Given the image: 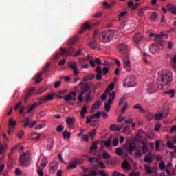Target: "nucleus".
I'll list each match as a JSON object with an SVG mask.
<instances>
[{
  "label": "nucleus",
  "mask_w": 176,
  "mask_h": 176,
  "mask_svg": "<svg viewBox=\"0 0 176 176\" xmlns=\"http://www.w3.org/2000/svg\"><path fill=\"white\" fill-rule=\"evenodd\" d=\"M86 112H87V106L84 105L80 112L81 118H85Z\"/></svg>",
  "instance_id": "42"
},
{
  "label": "nucleus",
  "mask_w": 176,
  "mask_h": 176,
  "mask_svg": "<svg viewBox=\"0 0 176 176\" xmlns=\"http://www.w3.org/2000/svg\"><path fill=\"white\" fill-rule=\"evenodd\" d=\"M94 64H97L98 66L101 65L102 64V61H101V59L97 58L95 60H94Z\"/></svg>",
  "instance_id": "59"
},
{
  "label": "nucleus",
  "mask_w": 176,
  "mask_h": 176,
  "mask_svg": "<svg viewBox=\"0 0 176 176\" xmlns=\"http://www.w3.org/2000/svg\"><path fill=\"white\" fill-rule=\"evenodd\" d=\"M34 91H35V87H31L25 94V96H24V100H25V102H27V101L28 100V98H30V97H31V96H32V93H34Z\"/></svg>",
  "instance_id": "19"
},
{
  "label": "nucleus",
  "mask_w": 176,
  "mask_h": 176,
  "mask_svg": "<svg viewBox=\"0 0 176 176\" xmlns=\"http://www.w3.org/2000/svg\"><path fill=\"white\" fill-rule=\"evenodd\" d=\"M144 168L148 174H152V168L149 165H145Z\"/></svg>",
  "instance_id": "54"
},
{
  "label": "nucleus",
  "mask_w": 176,
  "mask_h": 176,
  "mask_svg": "<svg viewBox=\"0 0 176 176\" xmlns=\"http://www.w3.org/2000/svg\"><path fill=\"white\" fill-rule=\"evenodd\" d=\"M158 76L160 77V80L162 82V89H163V86L166 85L168 86L170 83L173 81V72L168 69H162L158 73Z\"/></svg>",
  "instance_id": "1"
},
{
  "label": "nucleus",
  "mask_w": 176,
  "mask_h": 176,
  "mask_svg": "<svg viewBox=\"0 0 176 176\" xmlns=\"http://www.w3.org/2000/svg\"><path fill=\"white\" fill-rule=\"evenodd\" d=\"M98 146H97V143L94 142L93 145L90 148V153H93L94 152V149H98Z\"/></svg>",
  "instance_id": "51"
},
{
  "label": "nucleus",
  "mask_w": 176,
  "mask_h": 176,
  "mask_svg": "<svg viewBox=\"0 0 176 176\" xmlns=\"http://www.w3.org/2000/svg\"><path fill=\"white\" fill-rule=\"evenodd\" d=\"M91 101V96L90 94H87L85 96V102L87 104Z\"/></svg>",
  "instance_id": "55"
},
{
  "label": "nucleus",
  "mask_w": 176,
  "mask_h": 176,
  "mask_svg": "<svg viewBox=\"0 0 176 176\" xmlns=\"http://www.w3.org/2000/svg\"><path fill=\"white\" fill-rule=\"evenodd\" d=\"M31 157L30 156V152L24 153L20 155L19 164L22 167H27L30 166V160Z\"/></svg>",
  "instance_id": "6"
},
{
  "label": "nucleus",
  "mask_w": 176,
  "mask_h": 176,
  "mask_svg": "<svg viewBox=\"0 0 176 176\" xmlns=\"http://www.w3.org/2000/svg\"><path fill=\"white\" fill-rule=\"evenodd\" d=\"M122 167L124 170H129V168H130V163L127 161H124L122 163Z\"/></svg>",
  "instance_id": "38"
},
{
  "label": "nucleus",
  "mask_w": 176,
  "mask_h": 176,
  "mask_svg": "<svg viewBox=\"0 0 176 176\" xmlns=\"http://www.w3.org/2000/svg\"><path fill=\"white\" fill-rule=\"evenodd\" d=\"M85 94V92H80L78 97V100L80 102H83V96Z\"/></svg>",
  "instance_id": "57"
},
{
  "label": "nucleus",
  "mask_w": 176,
  "mask_h": 176,
  "mask_svg": "<svg viewBox=\"0 0 176 176\" xmlns=\"http://www.w3.org/2000/svg\"><path fill=\"white\" fill-rule=\"evenodd\" d=\"M47 101H52L53 98H54V96L53 94H48L45 96Z\"/></svg>",
  "instance_id": "62"
},
{
  "label": "nucleus",
  "mask_w": 176,
  "mask_h": 176,
  "mask_svg": "<svg viewBox=\"0 0 176 176\" xmlns=\"http://www.w3.org/2000/svg\"><path fill=\"white\" fill-rule=\"evenodd\" d=\"M83 163V160L80 159H75L73 160L71 162L69 163L67 166V170L74 169L76 167H78V164H82Z\"/></svg>",
  "instance_id": "11"
},
{
  "label": "nucleus",
  "mask_w": 176,
  "mask_h": 176,
  "mask_svg": "<svg viewBox=\"0 0 176 176\" xmlns=\"http://www.w3.org/2000/svg\"><path fill=\"white\" fill-rule=\"evenodd\" d=\"M87 60H89V64L92 68H94L96 67V64L94 63V59H93V56L91 55H88V56L86 58Z\"/></svg>",
  "instance_id": "29"
},
{
  "label": "nucleus",
  "mask_w": 176,
  "mask_h": 176,
  "mask_svg": "<svg viewBox=\"0 0 176 176\" xmlns=\"http://www.w3.org/2000/svg\"><path fill=\"white\" fill-rule=\"evenodd\" d=\"M63 137L65 140V138H71V133L65 131L63 132Z\"/></svg>",
  "instance_id": "46"
},
{
  "label": "nucleus",
  "mask_w": 176,
  "mask_h": 176,
  "mask_svg": "<svg viewBox=\"0 0 176 176\" xmlns=\"http://www.w3.org/2000/svg\"><path fill=\"white\" fill-rule=\"evenodd\" d=\"M135 155L136 157H141V156H142V151H141V149L136 150Z\"/></svg>",
  "instance_id": "53"
},
{
  "label": "nucleus",
  "mask_w": 176,
  "mask_h": 176,
  "mask_svg": "<svg viewBox=\"0 0 176 176\" xmlns=\"http://www.w3.org/2000/svg\"><path fill=\"white\" fill-rule=\"evenodd\" d=\"M155 158V156L153 154L149 153L145 156L144 162L146 163H149L150 164L153 162V159Z\"/></svg>",
  "instance_id": "20"
},
{
  "label": "nucleus",
  "mask_w": 176,
  "mask_h": 176,
  "mask_svg": "<svg viewBox=\"0 0 176 176\" xmlns=\"http://www.w3.org/2000/svg\"><path fill=\"white\" fill-rule=\"evenodd\" d=\"M166 8L168 9V10H170V13H173V14H175L176 15V7L171 5V4H168L166 6Z\"/></svg>",
  "instance_id": "25"
},
{
  "label": "nucleus",
  "mask_w": 176,
  "mask_h": 176,
  "mask_svg": "<svg viewBox=\"0 0 176 176\" xmlns=\"http://www.w3.org/2000/svg\"><path fill=\"white\" fill-rule=\"evenodd\" d=\"M63 98L66 102L71 101V100L76 101V92L72 91L70 94L65 95Z\"/></svg>",
  "instance_id": "15"
},
{
  "label": "nucleus",
  "mask_w": 176,
  "mask_h": 176,
  "mask_svg": "<svg viewBox=\"0 0 176 176\" xmlns=\"http://www.w3.org/2000/svg\"><path fill=\"white\" fill-rule=\"evenodd\" d=\"M39 105H41V103L40 104H38V102L34 103L29 107V109L28 110V113H31V111H34V109H35V108H38V107H39Z\"/></svg>",
  "instance_id": "28"
},
{
  "label": "nucleus",
  "mask_w": 176,
  "mask_h": 176,
  "mask_svg": "<svg viewBox=\"0 0 176 176\" xmlns=\"http://www.w3.org/2000/svg\"><path fill=\"white\" fill-rule=\"evenodd\" d=\"M113 146H118L119 145V139L118 138H115L113 140Z\"/></svg>",
  "instance_id": "61"
},
{
  "label": "nucleus",
  "mask_w": 176,
  "mask_h": 176,
  "mask_svg": "<svg viewBox=\"0 0 176 176\" xmlns=\"http://www.w3.org/2000/svg\"><path fill=\"white\" fill-rule=\"evenodd\" d=\"M66 123L68 124L69 127H72L74 126V123H75V118H67L66 119Z\"/></svg>",
  "instance_id": "27"
},
{
  "label": "nucleus",
  "mask_w": 176,
  "mask_h": 176,
  "mask_svg": "<svg viewBox=\"0 0 176 176\" xmlns=\"http://www.w3.org/2000/svg\"><path fill=\"white\" fill-rule=\"evenodd\" d=\"M133 108L134 109H138L139 112H145V109H144V107H142L140 104L133 106Z\"/></svg>",
  "instance_id": "39"
},
{
  "label": "nucleus",
  "mask_w": 176,
  "mask_h": 176,
  "mask_svg": "<svg viewBox=\"0 0 176 176\" xmlns=\"http://www.w3.org/2000/svg\"><path fill=\"white\" fill-rule=\"evenodd\" d=\"M163 38H168V34L166 32H163L160 34H157L155 39L162 42Z\"/></svg>",
  "instance_id": "23"
},
{
  "label": "nucleus",
  "mask_w": 176,
  "mask_h": 176,
  "mask_svg": "<svg viewBox=\"0 0 176 176\" xmlns=\"http://www.w3.org/2000/svg\"><path fill=\"white\" fill-rule=\"evenodd\" d=\"M122 58L124 69L128 72L131 71V61L129 58V54H124V55L122 56Z\"/></svg>",
  "instance_id": "8"
},
{
  "label": "nucleus",
  "mask_w": 176,
  "mask_h": 176,
  "mask_svg": "<svg viewBox=\"0 0 176 176\" xmlns=\"http://www.w3.org/2000/svg\"><path fill=\"white\" fill-rule=\"evenodd\" d=\"M159 167L160 170H166V164H164V161H162L161 162L159 163Z\"/></svg>",
  "instance_id": "49"
},
{
  "label": "nucleus",
  "mask_w": 176,
  "mask_h": 176,
  "mask_svg": "<svg viewBox=\"0 0 176 176\" xmlns=\"http://www.w3.org/2000/svg\"><path fill=\"white\" fill-rule=\"evenodd\" d=\"M151 59V56L148 55V54H143V60L146 64H149V60Z\"/></svg>",
  "instance_id": "33"
},
{
  "label": "nucleus",
  "mask_w": 176,
  "mask_h": 176,
  "mask_svg": "<svg viewBox=\"0 0 176 176\" xmlns=\"http://www.w3.org/2000/svg\"><path fill=\"white\" fill-rule=\"evenodd\" d=\"M69 66L70 67V69L73 71L74 75H79V68L78 67V63H76V60H71Z\"/></svg>",
  "instance_id": "10"
},
{
  "label": "nucleus",
  "mask_w": 176,
  "mask_h": 176,
  "mask_svg": "<svg viewBox=\"0 0 176 176\" xmlns=\"http://www.w3.org/2000/svg\"><path fill=\"white\" fill-rule=\"evenodd\" d=\"M109 88H107L105 92L100 97L102 101H107V97L108 96V93H109Z\"/></svg>",
  "instance_id": "32"
},
{
  "label": "nucleus",
  "mask_w": 176,
  "mask_h": 176,
  "mask_svg": "<svg viewBox=\"0 0 176 176\" xmlns=\"http://www.w3.org/2000/svg\"><path fill=\"white\" fill-rule=\"evenodd\" d=\"M124 149L127 151L130 155H133V152L137 149V145L135 143L130 142L129 145H125Z\"/></svg>",
  "instance_id": "14"
},
{
  "label": "nucleus",
  "mask_w": 176,
  "mask_h": 176,
  "mask_svg": "<svg viewBox=\"0 0 176 176\" xmlns=\"http://www.w3.org/2000/svg\"><path fill=\"white\" fill-rule=\"evenodd\" d=\"M76 42H78V36H74L68 40L67 45H69V46H72L75 45Z\"/></svg>",
  "instance_id": "24"
},
{
  "label": "nucleus",
  "mask_w": 176,
  "mask_h": 176,
  "mask_svg": "<svg viewBox=\"0 0 176 176\" xmlns=\"http://www.w3.org/2000/svg\"><path fill=\"white\" fill-rule=\"evenodd\" d=\"M98 24H100V23L98 22H96L95 24L94 23L89 24L88 22H86L85 23H84L82 29L80 30V34L85 32L86 30H93V28H94L96 25H98Z\"/></svg>",
  "instance_id": "12"
},
{
  "label": "nucleus",
  "mask_w": 176,
  "mask_h": 176,
  "mask_svg": "<svg viewBox=\"0 0 176 176\" xmlns=\"http://www.w3.org/2000/svg\"><path fill=\"white\" fill-rule=\"evenodd\" d=\"M35 124H36V121L31 122V121L30 120V117L26 118L25 121L23 122L24 129H27L28 126L30 127V129H32V127H34Z\"/></svg>",
  "instance_id": "16"
},
{
  "label": "nucleus",
  "mask_w": 176,
  "mask_h": 176,
  "mask_svg": "<svg viewBox=\"0 0 176 176\" xmlns=\"http://www.w3.org/2000/svg\"><path fill=\"white\" fill-rule=\"evenodd\" d=\"M90 90V87L87 84H84L82 87V91L81 93H86V91H89Z\"/></svg>",
  "instance_id": "36"
},
{
  "label": "nucleus",
  "mask_w": 176,
  "mask_h": 176,
  "mask_svg": "<svg viewBox=\"0 0 176 176\" xmlns=\"http://www.w3.org/2000/svg\"><path fill=\"white\" fill-rule=\"evenodd\" d=\"M167 115H168V109L164 108L162 113H159L155 115V120H162V119L167 118Z\"/></svg>",
  "instance_id": "9"
},
{
  "label": "nucleus",
  "mask_w": 176,
  "mask_h": 176,
  "mask_svg": "<svg viewBox=\"0 0 176 176\" xmlns=\"http://www.w3.org/2000/svg\"><path fill=\"white\" fill-rule=\"evenodd\" d=\"M110 130L111 131H120V128L116 124H111L110 126Z\"/></svg>",
  "instance_id": "41"
},
{
  "label": "nucleus",
  "mask_w": 176,
  "mask_h": 176,
  "mask_svg": "<svg viewBox=\"0 0 176 176\" xmlns=\"http://www.w3.org/2000/svg\"><path fill=\"white\" fill-rule=\"evenodd\" d=\"M47 90V87H41L40 89L36 91V94H41L43 91Z\"/></svg>",
  "instance_id": "40"
},
{
  "label": "nucleus",
  "mask_w": 176,
  "mask_h": 176,
  "mask_svg": "<svg viewBox=\"0 0 176 176\" xmlns=\"http://www.w3.org/2000/svg\"><path fill=\"white\" fill-rule=\"evenodd\" d=\"M17 124V122L16 120H13V118H10L9 120V127H14Z\"/></svg>",
  "instance_id": "43"
},
{
  "label": "nucleus",
  "mask_w": 176,
  "mask_h": 176,
  "mask_svg": "<svg viewBox=\"0 0 176 176\" xmlns=\"http://www.w3.org/2000/svg\"><path fill=\"white\" fill-rule=\"evenodd\" d=\"M89 47L91 49H96L97 47V41H96V39L93 38L89 43Z\"/></svg>",
  "instance_id": "31"
},
{
  "label": "nucleus",
  "mask_w": 176,
  "mask_h": 176,
  "mask_svg": "<svg viewBox=\"0 0 176 176\" xmlns=\"http://www.w3.org/2000/svg\"><path fill=\"white\" fill-rule=\"evenodd\" d=\"M94 74L90 73L87 76V77L83 78V80H92V79H94Z\"/></svg>",
  "instance_id": "35"
},
{
  "label": "nucleus",
  "mask_w": 176,
  "mask_h": 176,
  "mask_svg": "<svg viewBox=\"0 0 176 176\" xmlns=\"http://www.w3.org/2000/svg\"><path fill=\"white\" fill-rule=\"evenodd\" d=\"M118 50H120L121 54H122V57L123 56H124L125 54H127V45H126V44L124 43H121L119 44L118 46Z\"/></svg>",
  "instance_id": "17"
},
{
  "label": "nucleus",
  "mask_w": 176,
  "mask_h": 176,
  "mask_svg": "<svg viewBox=\"0 0 176 176\" xmlns=\"http://www.w3.org/2000/svg\"><path fill=\"white\" fill-rule=\"evenodd\" d=\"M41 138V135H39V134L34 132L32 134V140H39V138Z\"/></svg>",
  "instance_id": "47"
},
{
  "label": "nucleus",
  "mask_w": 176,
  "mask_h": 176,
  "mask_svg": "<svg viewBox=\"0 0 176 176\" xmlns=\"http://www.w3.org/2000/svg\"><path fill=\"white\" fill-rule=\"evenodd\" d=\"M157 90V89L156 88V85H155V83L149 84L147 89L148 94H152V93H155Z\"/></svg>",
  "instance_id": "21"
},
{
  "label": "nucleus",
  "mask_w": 176,
  "mask_h": 176,
  "mask_svg": "<svg viewBox=\"0 0 176 176\" xmlns=\"http://www.w3.org/2000/svg\"><path fill=\"white\" fill-rule=\"evenodd\" d=\"M88 160L91 164L93 163V162H96V163H98V159H96V157H89Z\"/></svg>",
  "instance_id": "58"
},
{
  "label": "nucleus",
  "mask_w": 176,
  "mask_h": 176,
  "mask_svg": "<svg viewBox=\"0 0 176 176\" xmlns=\"http://www.w3.org/2000/svg\"><path fill=\"white\" fill-rule=\"evenodd\" d=\"M116 3V1H113L111 4H109L107 1H104L103 3V6H104V8H107V9H109L110 8H112V6H115Z\"/></svg>",
  "instance_id": "34"
},
{
  "label": "nucleus",
  "mask_w": 176,
  "mask_h": 176,
  "mask_svg": "<svg viewBox=\"0 0 176 176\" xmlns=\"http://www.w3.org/2000/svg\"><path fill=\"white\" fill-rule=\"evenodd\" d=\"M116 153L118 156H123V148H118L116 149Z\"/></svg>",
  "instance_id": "45"
},
{
  "label": "nucleus",
  "mask_w": 176,
  "mask_h": 176,
  "mask_svg": "<svg viewBox=\"0 0 176 176\" xmlns=\"http://www.w3.org/2000/svg\"><path fill=\"white\" fill-rule=\"evenodd\" d=\"M140 172H131L129 174V176H140Z\"/></svg>",
  "instance_id": "63"
},
{
  "label": "nucleus",
  "mask_w": 176,
  "mask_h": 176,
  "mask_svg": "<svg viewBox=\"0 0 176 176\" xmlns=\"http://www.w3.org/2000/svg\"><path fill=\"white\" fill-rule=\"evenodd\" d=\"M113 38H115V31L113 30H104L99 36L100 42L103 43L111 42Z\"/></svg>",
  "instance_id": "2"
},
{
  "label": "nucleus",
  "mask_w": 176,
  "mask_h": 176,
  "mask_svg": "<svg viewBox=\"0 0 176 176\" xmlns=\"http://www.w3.org/2000/svg\"><path fill=\"white\" fill-rule=\"evenodd\" d=\"M50 143L47 145V148L48 151H52V149H53V146H54V140L50 139Z\"/></svg>",
  "instance_id": "37"
},
{
  "label": "nucleus",
  "mask_w": 176,
  "mask_h": 176,
  "mask_svg": "<svg viewBox=\"0 0 176 176\" xmlns=\"http://www.w3.org/2000/svg\"><path fill=\"white\" fill-rule=\"evenodd\" d=\"M109 94V100H108V104H112L113 100L116 98V92H108Z\"/></svg>",
  "instance_id": "22"
},
{
  "label": "nucleus",
  "mask_w": 176,
  "mask_h": 176,
  "mask_svg": "<svg viewBox=\"0 0 176 176\" xmlns=\"http://www.w3.org/2000/svg\"><path fill=\"white\" fill-rule=\"evenodd\" d=\"M61 54H65V56H73V57H78L80 54H82V49H79L77 51H75L74 47H70L69 49H61L60 50Z\"/></svg>",
  "instance_id": "3"
},
{
  "label": "nucleus",
  "mask_w": 176,
  "mask_h": 176,
  "mask_svg": "<svg viewBox=\"0 0 176 176\" xmlns=\"http://www.w3.org/2000/svg\"><path fill=\"white\" fill-rule=\"evenodd\" d=\"M50 68V64L48 63L44 67L43 72H40L37 74V76L36 77V83H39V82H41L42 80L41 76L43 74H46V72L49 71Z\"/></svg>",
  "instance_id": "13"
},
{
  "label": "nucleus",
  "mask_w": 176,
  "mask_h": 176,
  "mask_svg": "<svg viewBox=\"0 0 176 176\" xmlns=\"http://www.w3.org/2000/svg\"><path fill=\"white\" fill-rule=\"evenodd\" d=\"M96 175H97V173H96L94 171H91V172H90L89 174H88V175L85 174L83 176H96Z\"/></svg>",
  "instance_id": "64"
},
{
  "label": "nucleus",
  "mask_w": 176,
  "mask_h": 176,
  "mask_svg": "<svg viewBox=\"0 0 176 176\" xmlns=\"http://www.w3.org/2000/svg\"><path fill=\"white\" fill-rule=\"evenodd\" d=\"M167 145L170 149H175V152H176V146L171 142H168Z\"/></svg>",
  "instance_id": "56"
},
{
  "label": "nucleus",
  "mask_w": 176,
  "mask_h": 176,
  "mask_svg": "<svg viewBox=\"0 0 176 176\" xmlns=\"http://www.w3.org/2000/svg\"><path fill=\"white\" fill-rule=\"evenodd\" d=\"M47 164V159L46 158H41L39 159L37 162V173L39 176H43L45 175V173H43V169L45 167H46Z\"/></svg>",
  "instance_id": "5"
},
{
  "label": "nucleus",
  "mask_w": 176,
  "mask_h": 176,
  "mask_svg": "<svg viewBox=\"0 0 176 176\" xmlns=\"http://www.w3.org/2000/svg\"><path fill=\"white\" fill-rule=\"evenodd\" d=\"M50 166L51 171H53V173H54V171H56L57 168H58V165H57V164H50Z\"/></svg>",
  "instance_id": "44"
},
{
  "label": "nucleus",
  "mask_w": 176,
  "mask_h": 176,
  "mask_svg": "<svg viewBox=\"0 0 176 176\" xmlns=\"http://www.w3.org/2000/svg\"><path fill=\"white\" fill-rule=\"evenodd\" d=\"M157 17H159L157 12H152V14L150 16V20L151 21H156V20L157 19Z\"/></svg>",
  "instance_id": "30"
},
{
  "label": "nucleus",
  "mask_w": 176,
  "mask_h": 176,
  "mask_svg": "<svg viewBox=\"0 0 176 176\" xmlns=\"http://www.w3.org/2000/svg\"><path fill=\"white\" fill-rule=\"evenodd\" d=\"M163 45H164V42L155 38V43L150 45L151 53L153 54H156L159 50H162L163 49Z\"/></svg>",
  "instance_id": "4"
},
{
  "label": "nucleus",
  "mask_w": 176,
  "mask_h": 176,
  "mask_svg": "<svg viewBox=\"0 0 176 176\" xmlns=\"http://www.w3.org/2000/svg\"><path fill=\"white\" fill-rule=\"evenodd\" d=\"M143 38L141 33H138L133 36V42H135L136 45H139L142 41Z\"/></svg>",
  "instance_id": "18"
},
{
  "label": "nucleus",
  "mask_w": 176,
  "mask_h": 176,
  "mask_svg": "<svg viewBox=\"0 0 176 176\" xmlns=\"http://www.w3.org/2000/svg\"><path fill=\"white\" fill-rule=\"evenodd\" d=\"M25 135V134L24 133V131H19L17 133V137L18 138H19L20 140H21V138H24V136Z\"/></svg>",
  "instance_id": "50"
},
{
  "label": "nucleus",
  "mask_w": 176,
  "mask_h": 176,
  "mask_svg": "<svg viewBox=\"0 0 176 176\" xmlns=\"http://www.w3.org/2000/svg\"><path fill=\"white\" fill-rule=\"evenodd\" d=\"M166 94H170V98H174V96L175 94V90L170 89L166 91Z\"/></svg>",
  "instance_id": "48"
},
{
  "label": "nucleus",
  "mask_w": 176,
  "mask_h": 176,
  "mask_svg": "<svg viewBox=\"0 0 176 176\" xmlns=\"http://www.w3.org/2000/svg\"><path fill=\"white\" fill-rule=\"evenodd\" d=\"M122 83L124 85V87H134L137 85V82L135 81V76H129L125 78L122 80Z\"/></svg>",
  "instance_id": "7"
},
{
  "label": "nucleus",
  "mask_w": 176,
  "mask_h": 176,
  "mask_svg": "<svg viewBox=\"0 0 176 176\" xmlns=\"http://www.w3.org/2000/svg\"><path fill=\"white\" fill-rule=\"evenodd\" d=\"M102 105V102L101 101H96L94 104L91 107V110L94 111L96 109H100V107Z\"/></svg>",
  "instance_id": "26"
},
{
  "label": "nucleus",
  "mask_w": 176,
  "mask_h": 176,
  "mask_svg": "<svg viewBox=\"0 0 176 176\" xmlns=\"http://www.w3.org/2000/svg\"><path fill=\"white\" fill-rule=\"evenodd\" d=\"M142 150L143 151L144 155H145V153H146V152H148L149 151V148H148V146L143 145L142 146Z\"/></svg>",
  "instance_id": "60"
},
{
  "label": "nucleus",
  "mask_w": 176,
  "mask_h": 176,
  "mask_svg": "<svg viewBox=\"0 0 176 176\" xmlns=\"http://www.w3.org/2000/svg\"><path fill=\"white\" fill-rule=\"evenodd\" d=\"M111 103H108V101L104 104V109L107 112H109V111H111Z\"/></svg>",
  "instance_id": "52"
}]
</instances>
